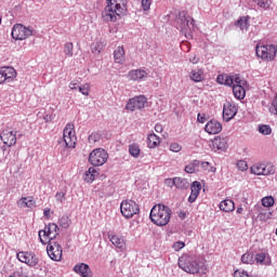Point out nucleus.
<instances>
[{"label":"nucleus","mask_w":277,"mask_h":277,"mask_svg":"<svg viewBox=\"0 0 277 277\" xmlns=\"http://www.w3.org/2000/svg\"><path fill=\"white\" fill-rule=\"evenodd\" d=\"M96 176H98V171L94 167H90L84 173L85 183H94Z\"/></svg>","instance_id":"obj_30"},{"label":"nucleus","mask_w":277,"mask_h":277,"mask_svg":"<svg viewBox=\"0 0 277 277\" xmlns=\"http://www.w3.org/2000/svg\"><path fill=\"white\" fill-rule=\"evenodd\" d=\"M255 261L260 265H271L272 264V260H269V258H267V255L263 252L255 254Z\"/></svg>","instance_id":"obj_34"},{"label":"nucleus","mask_w":277,"mask_h":277,"mask_svg":"<svg viewBox=\"0 0 277 277\" xmlns=\"http://www.w3.org/2000/svg\"><path fill=\"white\" fill-rule=\"evenodd\" d=\"M63 142L66 148H75L77 146V132L75 131V123H67L63 130Z\"/></svg>","instance_id":"obj_8"},{"label":"nucleus","mask_w":277,"mask_h":277,"mask_svg":"<svg viewBox=\"0 0 277 277\" xmlns=\"http://www.w3.org/2000/svg\"><path fill=\"white\" fill-rule=\"evenodd\" d=\"M236 213H239V214H241V213H243V208H237V211H236Z\"/></svg>","instance_id":"obj_62"},{"label":"nucleus","mask_w":277,"mask_h":277,"mask_svg":"<svg viewBox=\"0 0 277 277\" xmlns=\"http://www.w3.org/2000/svg\"><path fill=\"white\" fill-rule=\"evenodd\" d=\"M106 6L102 12V18L107 23H116L127 14L129 0H106Z\"/></svg>","instance_id":"obj_1"},{"label":"nucleus","mask_w":277,"mask_h":277,"mask_svg":"<svg viewBox=\"0 0 277 277\" xmlns=\"http://www.w3.org/2000/svg\"><path fill=\"white\" fill-rule=\"evenodd\" d=\"M233 93L235 98H238L239 101L246 98V89L243 85H233Z\"/></svg>","instance_id":"obj_33"},{"label":"nucleus","mask_w":277,"mask_h":277,"mask_svg":"<svg viewBox=\"0 0 277 277\" xmlns=\"http://www.w3.org/2000/svg\"><path fill=\"white\" fill-rule=\"evenodd\" d=\"M0 140L5 146L10 147L16 145V131L4 129L0 135Z\"/></svg>","instance_id":"obj_16"},{"label":"nucleus","mask_w":277,"mask_h":277,"mask_svg":"<svg viewBox=\"0 0 277 277\" xmlns=\"http://www.w3.org/2000/svg\"><path fill=\"white\" fill-rule=\"evenodd\" d=\"M236 27H239L241 31H248L250 28V16H242L236 23Z\"/></svg>","instance_id":"obj_29"},{"label":"nucleus","mask_w":277,"mask_h":277,"mask_svg":"<svg viewBox=\"0 0 277 277\" xmlns=\"http://www.w3.org/2000/svg\"><path fill=\"white\" fill-rule=\"evenodd\" d=\"M241 261L246 264V265H252V263H254V254L252 253H245L241 256Z\"/></svg>","instance_id":"obj_40"},{"label":"nucleus","mask_w":277,"mask_h":277,"mask_svg":"<svg viewBox=\"0 0 277 277\" xmlns=\"http://www.w3.org/2000/svg\"><path fill=\"white\" fill-rule=\"evenodd\" d=\"M237 168L238 170H240L241 172H246V170H248V162H246L245 160H239L237 162Z\"/></svg>","instance_id":"obj_50"},{"label":"nucleus","mask_w":277,"mask_h":277,"mask_svg":"<svg viewBox=\"0 0 277 277\" xmlns=\"http://www.w3.org/2000/svg\"><path fill=\"white\" fill-rule=\"evenodd\" d=\"M216 81L221 85H229V88H233V85L235 84V78L227 74L219 75Z\"/></svg>","instance_id":"obj_25"},{"label":"nucleus","mask_w":277,"mask_h":277,"mask_svg":"<svg viewBox=\"0 0 277 277\" xmlns=\"http://www.w3.org/2000/svg\"><path fill=\"white\" fill-rule=\"evenodd\" d=\"M129 153L131 157H134V159H137V157H140V154L142 153V149L140 148V145L137 143H133L129 145Z\"/></svg>","instance_id":"obj_35"},{"label":"nucleus","mask_w":277,"mask_h":277,"mask_svg":"<svg viewBox=\"0 0 277 277\" xmlns=\"http://www.w3.org/2000/svg\"><path fill=\"white\" fill-rule=\"evenodd\" d=\"M108 239L110 243H113V246L119 250H124V248H127V242H124V238L121 236L116 234H108Z\"/></svg>","instance_id":"obj_22"},{"label":"nucleus","mask_w":277,"mask_h":277,"mask_svg":"<svg viewBox=\"0 0 277 277\" xmlns=\"http://www.w3.org/2000/svg\"><path fill=\"white\" fill-rule=\"evenodd\" d=\"M75 49V45L72 44V42H67L64 45V53L65 55H67L68 57H72L74 53L72 50Z\"/></svg>","instance_id":"obj_42"},{"label":"nucleus","mask_w":277,"mask_h":277,"mask_svg":"<svg viewBox=\"0 0 277 277\" xmlns=\"http://www.w3.org/2000/svg\"><path fill=\"white\" fill-rule=\"evenodd\" d=\"M274 202H275L274 197L272 196L262 198L263 207H266V208L274 207Z\"/></svg>","instance_id":"obj_46"},{"label":"nucleus","mask_w":277,"mask_h":277,"mask_svg":"<svg viewBox=\"0 0 277 277\" xmlns=\"http://www.w3.org/2000/svg\"><path fill=\"white\" fill-rule=\"evenodd\" d=\"M271 114L277 116V96L273 100L272 105L269 107Z\"/></svg>","instance_id":"obj_52"},{"label":"nucleus","mask_w":277,"mask_h":277,"mask_svg":"<svg viewBox=\"0 0 277 277\" xmlns=\"http://www.w3.org/2000/svg\"><path fill=\"white\" fill-rule=\"evenodd\" d=\"M211 148L213 150H226L228 148V138L216 136L211 141Z\"/></svg>","instance_id":"obj_17"},{"label":"nucleus","mask_w":277,"mask_h":277,"mask_svg":"<svg viewBox=\"0 0 277 277\" xmlns=\"http://www.w3.org/2000/svg\"><path fill=\"white\" fill-rule=\"evenodd\" d=\"M198 122L203 123L205 122V117H200V115H198Z\"/></svg>","instance_id":"obj_61"},{"label":"nucleus","mask_w":277,"mask_h":277,"mask_svg":"<svg viewBox=\"0 0 277 277\" xmlns=\"http://www.w3.org/2000/svg\"><path fill=\"white\" fill-rule=\"evenodd\" d=\"M201 168L207 170L209 168V162H207V161L201 162Z\"/></svg>","instance_id":"obj_60"},{"label":"nucleus","mask_w":277,"mask_h":277,"mask_svg":"<svg viewBox=\"0 0 277 277\" xmlns=\"http://www.w3.org/2000/svg\"><path fill=\"white\" fill-rule=\"evenodd\" d=\"M17 207H19V209H34V207H36V199H34L32 196L22 197L17 201Z\"/></svg>","instance_id":"obj_23"},{"label":"nucleus","mask_w":277,"mask_h":277,"mask_svg":"<svg viewBox=\"0 0 277 277\" xmlns=\"http://www.w3.org/2000/svg\"><path fill=\"white\" fill-rule=\"evenodd\" d=\"M220 210L224 211L225 213H232V211H235V201L230 199H225L220 202Z\"/></svg>","instance_id":"obj_28"},{"label":"nucleus","mask_w":277,"mask_h":277,"mask_svg":"<svg viewBox=\"0 0 277 277\" xmlns=\"http://www.w3.org/2000/svg\"><path fill=\"white\" fill-rule=\"evenodd\" d=\"M276 174V166L272 162H262V176H272Z\"/></svg>","instance_id":"obj_26"},{"label":"nucleus","mask_w":277,"mask_h":277,"mask_svg":"<svg viewBox=\"0 0 277 277\" xmlns=\"http://www.w3.org/2000/svg\"><path fill=\"white\" fill-rule=\"evenodd\" d=\"M149 217L156 226H168L170 220H172V210L167 206L158 203L153 207Z\"/></svg>","instance_id":"obj_3"},{"label":"nucleus","mask_w":277,"mask_h":277,"mask_svg":"<svg viewBox=\"0 0 277 277\" xmlns=\"http://www.w3.org/2000/svg\"><path fill=\"white\" fill-rule=\"evenodd\" d=\"M179 267L186 274H207V260L183 254L179 259Z\"/></svg>","instance_id":"obj_2"},{"label":"nucleus","mask_w":277,"mask_h":277,"mask_svg":"<svg viewBox=\"0 0 277 277\" xmlns=\"http://www.w3.org/2000/svg\"><path fill=\"white\" fill-rule=\"evenodd\" d=\"M176 27L188 40H192V38H194V29H196V24L194 22V18L187 15L185 11L179 13V16L176 18Z\"/></svg>","instance_id":"obj_4"},{"label":"nucleus","mask_w":277,"mask_h":277,"mask_svg":"<svg viewBox=\"0 0 277 277\" xmlns=\"http://www.w3.org/2000/svg\"><path fill=\"white\" fill-rule=\"evenodd\" d=\"M60 235V227L55 223H50L45 225L44 229L39 230V239L45 246V243H51L54 241L55 237Z\"/></svg>","instance_id":"obj_6"},{"label":"nucleus","mask_w":277,"mask_h":277,"mask_svg":"<svg viewBox=\"0 0 277 277\" xmlns=\"http://www.w3.org/2000/svg\"><path fill=\"white\" fill-rule=\"evenodd\" d=\"M11 36L13 40H27V38L34 36V29L23 24H15L12 28Z\"/></svg>","instance_id":"obj_9"},{"label":"nucleus","mask_w":277,"mask_h":277,"mask_svg":"<svg viewBox=\"0 0 277 277\" xmlns=\"http://www.w3.org/2000/svg\"><path fill=\"white\" fill-rule=\"evenodd\" d=\"M92 49V53H101V51H103V49H105V42L103 41H96L95 43L92 44L91 47Z\"/></svg>","instance_id":"obj_38"},{"label":"nucleus","mask_w":277,"mask_h":277,"mask_svg":"<svg viewBox=\"0 0 277 277\" xmlns=\"http://www.w3.org/2000/svg\"><path fill=\"white\" fill-rule=\"evenodd\" d=\"M172 183L177 189H187L189 187V182L183 177H174Z\"/></svg>","instance_id":"obj_32"},{"label":"nucleus","mask_w":277,"mask_h":277,"mask_svg":"<svg viewBox=\"0 0 277 277\" xmlns=\"http://www.w3.org/2000/svg\"><path fill=\"white\" fill-rule=\"evenodd\" d=\"M234 277H252L250 274H248V272L246 271H235L234 273Z\"/></svg>","instance_id":"obj_54"},{"label":"nucleus","mask_w":277,"mask_h":277,"mask_svg":"<svg viewBox=\"0 0 277 277\" xmlns=\"http://www.w3.org/2000/svg\"><path fill=\"white\" fill-rule=\"evenodd\" d=\"M128 78L131 81H144V79L148 78V72L144 69H133L129 71Z\"/></svg>","instance_id":"obj_19"},{"label":"nucleus","mask_w":277,"mask_h":277,"mask_svg":"<svg viewBox=\"0 0 277 277\" xmlns=\"http://www.w3.org/2000/svg\"><path fill=\"white\" fill-rule=\"evenodd\" d=\"M58 224L60 226H62V228H68V226H70V219L68 217V215H63L58 220Z\"/></svg>","instance_id":"obj_45"},{"label":"nucleus","mask_w":277,"mask_h":277,"mask_svg":"<svg viewBox=\"0 0 277 277\" xmlns=\"http://www.w3.org/2000/svg\"><path fill=\"white\" fill-rule=\"evenodd\" d=\"M0 25H1V18H0Z\"/></svg>","instance_id":"obj_63"},{"label":"nucleus","mask_w":277,"mask_h":277,"mask_svg":"<svg viewBox=\"0 0 277 277\" xmlns=\"http://www.w3.org/2000/svg\"><path fill=\"white\" fill-rule=\"evenodd\" d=\"M160 144H161V138L157 134L151 133L147 136L148 148H157Z\"/></svg>","instance_id":"obj_31"},{"label":"nucleus","mask_w":277,"mask_h":277,"mask_svg":"<svg viewBox=\"0 0 277 277\" xmlns=\"http://www.w3.org/2000/svg\"><path fill=\"white\" fill-rule=\"evenodd\" d=\"M189 62H192V64H198L199 58L196 56H193V57H190Z\"/></svg>","instance_id":"obj_59"},{"label":"nucleus","mask_w":277,"mask_h":277,"mask_svg":"<svg viewBox=\"0 0 277 277\" xmlns=\"http://www.w3.org/2000/svg\"><path fill=\"white\" fill-rule=\"evenodd\" d=\"M114 60L116 64H124V60H126L124 47L119 45L114 51Z\"/></svg>","instance_id":"obj_27"},{"label":"nucleus","mask_w":277,"mask_h":277,"mask_svg":"<svg viewBox=\"0 0 277 277\" xmlns=\"http://www.w3.org/2000/svg\"><path fill=\"white\" fill-rule=\"evenodd\" d=\"M16 259L19 260L21 263H25L29 267H36L38 265L39 260L36 256V253L29 251H19L16 254Z\"/></svg>","instance_id":"obj_12"},{"label":"nucleus","mask_w":277,"mask_h":277,"mask_svg":"<svg viewBox=\"0 0 277 277\" xmlns=\"http://www.w3.org/2000/svg\"><path fill=\"white\" fill-rule=\"evenodd\" d=\"M120 211L126 220H131L133 215L140 213V206L134 200L126 199L120 203Z\"/></svg>","instance_id":"obj_7"},{"label":"nucleus","mask_w":277,"mask_h":277,"mask_svg":"<svg viewBox=\"0 0 277 277\" xmlns=\"http://www.w3.org/2000/svg\"><path fill=\"white\" fill-rule=\"evenodd\" d=\"M170 150L171 153H181L183 150V146L179 143H171Z\"/></svg>","instance_id":"obj_48"},{"label":"nucleus","mask_w":277,"mask_h":277,"mask_svg":"<svg viewBox=\"0 0 277 277\" xmlns=\"http://www.w3.org/2000/svg\"><path fill=\"white\" fill-rule=\"evenodd\" d=\"M101 137H102V135L100 134V132H92L89 135V143L96 144V142H101Z\"/></svg>","instance_id":"obj_43"},{"label":"nucleus","mask_w":277,"mask_h":277,"mask_svg":"<svg viewBox=\"0 0 277 277\" xmlns=\"http://www.w3.org/2000/svg\"><path fill=\"white\" fill-rule=\"evenodd\" d=\"M150 5H153V0H142V8L144 12H148V10H150Z\"/></svg>","instance_id":"obj_51"},{"label":"nucleus","mask_w":277,"mask_h":277,"mask_svg":"<svg viewBox=\"0 0 277 277\" xmlns=\"http://www.w3.org/2000/svg\"><path fill=\"white\" fill-rule=\"evenodd\" d=\"M147 103L148 98H146V96L138 95L128 101L126 109H128V111H135V109H144Z\"/></svg>","instance_id":"obj_11"},{"label":"nucleus","mask_w":277,"mask_h":277,"mask_svg":"<svg viewBox=\"0 0 277 277\" xmlns=\"http://www.w3.org/2000/svg\"><path fill=\"white\" fill-rule=\"evenodd\" d=\"M172 248L175 250V252H179V250H183V248H185V242L176 241L173 243Z\"/></svg>","instance_id":"obj_53"},{"label":"nucleus","mask_w":277,"mask_h":277,"mask_svg":"<svg viewBox=\"0 0 277 277\" xmlns=\"http://www.w3.org/2000/svg\"><path fill=\"white\" fill-rule=\"evenodd\" d=\"M78 90L80 93L83 94V96H90V83H85L82 87H78Z\"/></svg>","instance_id":"obj_47"},{"label":"nucleus","mask_w":277,"mask_h":277,"mask_svg":"<svg viewBox=\"0 0 277 277\" xmlns=\"http://www.w3.org/2000/svg\"><path fill=\"white\" fill-rule=\"evenodd\" d=\"M109 159V154L103 148L93 149L89 156V162L91 166H105Z\"/></svg>","instance_id":"obj_10"},{"label":"nucleus","mask_w":277,"mask_h":277,"mask_svg":"<svg viewBox=\"0 0 277 277\" xmlns=\"http://www.w3.org/2000/svg\"><path fill=\"white\" fill-rule=\"evenodd\" d=\"M250 171L255 176H263V162H256L251 166Z\"/></svg>","instance_id":"obj_36"},{"label":"nucleus","mask_w":277,"mask_h":277,"mask_svg":"<svg viewBox=\"0 0 277 277\" xmlns=\"http://www.w3.org/2000/svg\"><path fill=\"white\" fill-rule=\"evenodd\" d=\"M237 111H239L237 104L233 102L225 103L223 106V120L230 122V120L237 116Z\"/></svg>","instance_id":"obj_15"},{"label":"nucleus","mask_w":277,"mask_h":277,"mask_svg":"<svg viewBox=\"0 0 277 277\" xmlns=\"http://www.w3.org/2000/svg\"><path fill=\"white\" fill-rule=\"evenodd\" d=\"M206 133L209 135H217V133L222 132V123L215 119L210 120L205 127Z\"/></svg>","instance_id":"obj_18"},{"label":"nucleus","mask_w":277,"mask_h":277,"mask_svg":"<svg viewBox=\"0 0 277 277\" xmlns=\"http://www.w3.org/2000/svg\"><path fill=\"white\" fill-rule=\"evenodd\" d=\"M155 131H156V133H161L163 131V127L161 124L157 123L155 126Z\"/></svg>","instance_id":"obj_58"},{"label":"nucleus","mask_w":277,"mask_h":277,"mask_svg":"<svg viewBox=\"0 0 277 277\" xmlns=\"http://www.w3.org/2000/svg\"><path fill=\"white\" fill-rule=\"evenodd\" d=\"M48 256L52 261H62L63 249L62 246L55 241H50L47 247Z\"/></svg>","instance_id":"obj_13"},{"label":"nucleus","mask_w":277,"mask_h":277,"mask_svg":"<svg viewBox=\"0 0 277 277\" xmlns=\"http://www.w3.org/2000/svg\"><path fill=\"white\" fill-rule=\"evenodd\" d=\"M198 166H200V161L195 160L185 167V172L187 174H194V172H197Z\"/></svg>","instance_id":"obj_37"},{"label":"nucleus","mask_w":277,"mask_h":277,"mask_svg":"<svg viewBox=\"0 0 277 277\" xmlns=\"http://www.w3.org/2000/svg\"><path fill=\"white\" fill-rule=\"evenodd\" d=\"M234 82L236 84L234 85H246V80H242L239 75L233 76Z\"/></svg>","instance_id":"obj_55"},{"label":"nucleus","mask_w":277,"mask_h":277,"mask_svg":"<svg viewBox=\"0 0 277 277\" xmlns=\"http://www.w3.org/2000/svg\"><path fill=\"white\" fill-rule=\"evenodd\" d=\"M258 219L260 220V222H267V220H272V212L267 210H262L259 213Z\"/></svg>","instance_id":"obj_39"},{"label":"nucleus","mask_w":277,"mask_h":277,"mask_svg":"<svg viewBox=\"0 0 277 277\" xmlns=\"http://www.w3.org/2000/svg\"><path fill=\"white\" fill-rule=\"evenodd\" d=\"M259 8H262L263 10H269V5H272V0H253Z\"/></svg>","instance_id":"obj_41"},{"label":"nucleus","mask_w":277,"mask_h":277,"mask_svg":"<svg viewBox=\"0 0 277 277\" xmlns=\"http://www.w3.org/2000/svg\"><path fill=\"white\" fill-rule=\"evenodd\" d=\"M55 199H56V201L60 202V203L64 202V201L66 200V193H64V192H57V193L55 194Z\"/></svg>","instance_id":"obj_49"},{"label":"nucleus","mask_w":277,"mask_h":277,"mask_svg":"<svg viewBox=\"0 0 277 277\" xmlns=\"http://www.w3.org/2000/svg\"><path fill=\"white\" fill-rule=\"evenodd\" d=\"M77 88H79V82H77V81H71V82L69 83V89H70V90H77Z\"/></svg>","instance_id":"obj_57"},{"label":"nucleus","mask_w":277,"mask_h":277,"mask_svg":"<svg viewBox=\"0 0 277 277\" xmlns=\"http://www.w3.org/2000/svg\"><path fill=\"white\" fill-rule=\"evenodd\" d=\"M74 272L81 277H92V269H90V266L85 263L76 264Z\"/></svg>","instance_id":"obj_21"},{"label":"nucleus","mask_w":277,"mask_h":277,"mask_svg":"<svg viewBox=\"0 0 277 277\" xmlns=\"http://www.w3.org/2000/svg\"><path fill=\"white\" fill-rule=\"evenodd\" d=\"M200 189H202V184L200 182L195 181L190 185V195L188 197V202H196L198 196H200Z\"/></svg>","instance_id":"obj_20"},{"label":"nucleus","mask_w":277,"mask_h":277,"mask_svg":"<svg viewBox=\"0 0 277 277\" xmlns=\"http://www.w3.org/2000/svg\"><path fill=\"white\" fill-rule=\"evenodd\" d=\"M259 133L262 135H272V127L267 124H262L259 127Z\"/></svg>","instance_id":"obj_44"},{"label":"nucleus","mask_w":277,"mask_h":277,"mask_svg":"<svg viewBox=\"0 0 277 277\" xmlns=\"http://www.w3.org/2000/svg\"><path fill=\"white\" fill-rule=\"evenodd\" d=\"M256 56L263 62H274L276 60L277 47L274 44L255 47Z\"/></svg>","instance_id":"obj_5"},{"label":"nucleus","mask_w":277,"mask_h":277,"mask_svg":"<svg viewBox=\"0 0 277 277\" xmlns=\"http://www.w3.org/2000/svg\"><path fill=\"white\" fill-rule=\"evenodd\" d=\"M16 69L13 67H0V85L12 83L16 79Z\"/></svg>","instance_id":"obj_14"},{"label":"nucleus","mask_w":277,"mask_h":277,"mask_svg":"<svg viewBox=\"0 0 277 277\" xmlns=\"http://www.w3.org/2000/svg\"><path fill=\"white\" fill-rule=\"evenodd\" d=\"M189 78L194 83H200L201 81H205V70H202V68L193 69L189 72Z\"/></svg>","instance_id":"obj_24"},{"label":"nucleus","mask_w":277,"mask_h":277,"mask_svg":"<svg viewBox=\"0 0 277 277\" xmlns=\"http://www.w3.org/2000/svg\"><path fill=\"white\" fill-rule=\"evenodd\" d=\"M43 215H44V217H47V220H50L51 219V208H45L43 210Z\"/></svg>","instance_id":"obj_56"}]
</instances>
